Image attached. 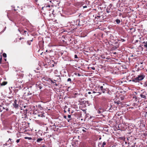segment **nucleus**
I'll return each instance as SVG.
<instances>
[{
    "label": "nucleus",
    "mask_w": 147,
    "mask_h": 147,
    "mask_svg": "<svg viewBox=\"0 0 147 147\" xmlns=\"http://www.w3.org/2000/svg\"><path fill=\"white\" fill-rule=\"evenodd\" d=\"M15 10L14 11H13L11 13H7V16L9 20L15 23L18 17V15L16 13Z\"/></svg>",
    "instance_id": "f257e3e1"
},
{
    "label": "nucleus",
    "mask_w": 147,
    "mask_h": 147,
    "mask_svg": "<svg viewBox=\"0 0 147 147\" xmlns=\"http://www.w3.org/2000/svg\"><path fill=\"white\" fill-rule=\"evenodd\" d=\"M144 77V76L142 74H140L138 75L137 77L134 78L133 80V81L136 82H138L139 81L142 80Z\"/></svg>",
    "instance_id": "f03ea898"
},
{
    "label": "nucleus",
    "mask_w": 147,
    "mask_h": 147,
    "mask_svg": "<svg viewBox=\"0 0 147 147\" xmlns=\"http://www.w3.org/2000/svg\"><path fill=\"white\" fill-rule=\"evenodd\" d=\"M9 111L7 107L5 105H0V112H1L3 111V112L5 111Z\"/></svg>",
    "instance_id": "7ed1b4c3"
},
{
    "label": "nucleus",
    "mask_w": 147,
    "mask_h": 147,
    "mask_svg": "<svg viewBox=\"0 0 147 147\" xmlns=\"http://www.w3.org/2000/svg\"><path fill=\"white\" fill-rule=\"evenodd\" d=\"M12 140L10 138H9V140L6 142L5 144H3V146L5 147V146H7L8 147H10L11 144L13 143Z\"/></svg>",
    "instance_id": "20e7f679"
},
{
    "label": "nucleus",
    "mask_w": 147,
    "mask_h": 147,
    "mask_svg": "<svg viewBox=\"0 0 147 147\" xmlns=\"http://www.w3.org/2000/svg\"><path fill=\"white\" fill-rule=\"evenodd\" d=\"M43 84L40 82H38L36 84V86L37 88H39L40 89L42 88Z\"/></svg>",
    "instance_id": "39448f33"
},
{
    "label": "nucleus",
    "mask_w": 147,
    "mask_h": 147,
    "mask_svg": "<svg viewBox=\"0 0 147 147\" xmlns=\"http://www.w3.org/2000/svg\"><path fill=\"white\" fill-rule=\"evenodd\" d=\"M98 88L99 89L100 92H101L103 93H105V92L107 91L105 89H104L103 87L101 86L98 85Z\"/></svg>",
    "instance_id": "423d86ee"
},
{
    "label": "nucleus",
    "mask_w": 147,
    "mask_h": 147,
    "mask_svg": "<svg viewBox=\"0 0 147 147\" xmlns=\"http://www.w3.org/2000/svg\"><path fill=\"white\" fill-rule=\"evenodd\" d=\"M106 144V142H104L102 143L101 142L98 143V146L99 147H105Z\"/></svg>",
    "instance_id": "0eeeda50"
},
{
    "label": "nucleus",
    "mask_w": 147,
    "mask_h": 147,
    "mask_svg": "<svg viewBox=\"0 0 147 147\" xmlns=\"http://www.w3.org/2000/svg\"><path fill=\"white\" fill-rule=\"evenodd\" d=\"M143 45H140L138 48V51H141L143 50L144 48L143 47Z\"/></svg>",
    "instance_id": "6e6552de"
},
{
    "label": "nucleus",
    "mask_w": 147,
    "mask_h": 147,
    "mask_svg": "<svg viewBox=\"0 0 147 147\" xmlns=\"http://www.w3.org/2000/svg\"><path fill=\"white\" fill-rule=\"evenodd\" d=\"M103 87L104 89H105L106 90L107 89V87L108 86V85L106 83H103L101 86Z\"/></svg>",
    "instance_id": "1a4fd4ad"
},
{
    "label": "nucleus",
    "mask_w": 147,
    "mask_h": 147,
    "mask_svg": "<svg viewBox=\"0 0 147 147\" xmlns=\"http://www.w3.org/2000/svg\"><path fill=\"white\" fill-rule=\"evenodd\" d=\"M16 102V100H15L14 101V103H13V106L15 107V108H18V104H17Z\"/></svg>",
    "instance_id": "9d476101"
},
{
    "label": "nucleus",
    "mask_w": 147,
    "mask_h": 147,
    "mask_svg": "<svg viewBox=\"0 0 147 147\" xmlns=\"http://www.w3.org/2000/svg\"><path fill=\"white\" fill-rule=\"evenodd\" d=\"M95 90L96 91H98V92H97V93H99V94H97V95H100L101 94L102 92H100V90H99V88H98V86L97 87H96L95 88Z\"/></svg>",
    "instance_id": "9b49d317"
},
{
    "label": "nucleus",
    "mask_w": 147,
    "mask_h": 147,
    "mask_svg": "<svg viewBox=\"0 0 147 147\" xmlns=\"http://www.w3.org/2000/svg\"><path fill=\"white\" fill-rule=\"evenodd\" d=\"M143 85V86L145 88H147V81H146L143 83H141Z\"/></svg>",
    "instance_id": "f8f14e48"
},
{
    "label": "nucleus",
    "mask_w": 147,
    "mask_h": 147,
    "mask_svg": "<svg viewBox=\"0 0 147 147\" xmlns=\"http://www.w3.org/2000/svg\"><path fill=\"white\" fill-rule=\"evenodd\" d=\"M31 87L28 88V90H29L28 93V94L29 95H31L32 93H34V92L33 91H32L31 90H30L31 89Z\"/></svg>",
    "instance_id": "ddd939ff"
},
{
    "label": "nucleus",
    "mask_w": 147,
    "mask_h": 147,
    "mask_svg": "<svg viewBox=\"0 0 147 147\" xmlns=\"http://www.w3.org/2000/svg\"><path fill=\"white\" fill-rule=\"evenodd\" d=\"M18 81H19V80ZM18 83H19V82L18 81V82L17 83H18ZM17 86V85L16 84V86H14V87L15 88H19L20 89L21 88H22V86H21V85L18 86Z\"/></svg>",
    "instance_id": "4468645a"
},
{
    "label": "nucleus",
    "mask_w": 147,
    "mask_h": 147,
    "mask_svg": "<svg viewBox=\"0 0 147 147\" xmlns=\"http://www.w3.org/2000/svg\"><path fill=\"white\" fill-rule=\"evenodd\" d=\"M42 140H43V139L42 138H38L36 140V142H37L39 143V142H40V141H42Z\"/></svg>",
    "instance_id": "2eb2a0df"
},
{
    "label": "nucleus",
    "mask_w": 147,
    "mask_h": 147,
    "mask_svg": "<svg viewBox=\"0 0 147 147\" xmlns=\"http://www.w3.org/2000/svg\"><path fill=\"white\" fill-rule=\"evenodd\" d=\"M44 113H40L38 115V116L39 117H45V116L44 115Z\"/></svg>",
    "instance_id": "dca6fc26"
},
{
    "label": "nucleus",
    "mask_w": 147,
    "mask_h": 147,
    "mask_svg": "<svg viewBox=\"0 0 147 147\" xmlns=\"http://www.w3.org/2000/svg\"><path fill=\"white\" fill-rule=\"evenodd\" d=\"M140 96L142 98H146V96L145 95L143 94H141L140 95Z\"/></svg>",
    "instance_id": "f3484780"
},
{
    "label": "nucleus",
    "mask_w": 147,
    "mask_h": 147,
    "mask_svg": "<svg viewBox=\"0 0 147 147\" xmlns=\"http://www.w3.org/2000/svg\"><path fill=\"white\" fill-rule=\"evenodd\" d=\"M115 22L117 24H119L120 22V21L119 20L116 19L115 20Z\"/></svg>",
    "instance_id": "a211bd4d"
},
{
    "label": "nucleus",
    "mask_w": 147,
    "mask_h": 147,
    "mask_svg": "<svg viewBox=\"0 0 147 147\" xmlns=\"http://www.w3.org/2000/svg\"><path fill=\"white\" fill-rule=\"evenodd\" d=\"M97 112V113L99 114H101L102 113H103L102 111H100L99 109L98 110Z\"/></svg>",
    "instance_id": "6ab92c4d"
},
{
    "label": "nucleus",
    "mask_w": 147,
    "mask_h": 147,
    "mask_svg": "<svg viewBox=\"0 0 147 147\" xmlns=\"http://www.w3.org/2000/svg\"><path fill=\"white\" fill-rule=\"evenodd\" d=\"M114 103L116 104L117 105H119L120 103L119 101H114Z\"/></svg>",
    "instance_id": "aec40b11"
},
{
    "label": "nucleus",
    "mask_w": 147,
    "mask_h": 147,
    "mask_svg": "<svg viewBox=\"0 0 147 147\" xmlns=\"http://www.w3.org/2000/svg\"><path fill=\"white\" fill-rule=\"evenodd\" d=\"M7 84V82H3L1 84V86L5 85Z\"/></svg>",
    "instance_id": "412c9836"
},
{
    "label": "nucleus",
    "mask_w": 147,
    "mask_h": 147,
    "mask_svg": "<svg viewBox=\"0 0 147 147\" xmlns=\"http://www.w3.org/2000/svg\"><path fill=\"white\" fill-rule=\"evenodd\" d=\"M67 82H69L70 83H71L72 82L71 80V78H68L67 80Z\"/></svg>",
    "instance_id": "4be33fe9"
},
{
    "label": "nucleus",
    "mask_w": 147,
    "mask_h": 147,
    "mask_svg": "<svg viewBox=\"0 0 147 147\" xmlns=\"http://www.w3.org/2000/svg\"><path fill=\"white\" fill-rule=\"evenodd\" d=\"M42 79L44 80H46L47 81H49V79L45 77H43Z\"/></svg>",
    "instance_id": "5701e85b"
},
{
    "label": "nucleus",
    "mask_w": 147,
    "mask_h": 147,
    "mask_svg": "<svg viewBox=\"0 0 147 147\" xmlns=\"http://www.w3.org/2000/svg\"><path fill=\"white\" fill-rule=\"evenodd\" d=\"M3 56L4 57H7L6 54L5 53H3Z\"/></svg>",
    "instance_id": "b1692460"
},
{
    "label": "nucleus",
    "mask_w": 147,
    "mask_h": 147,
    "mask_svg": "<svg viewBox=\"0 0 147 147\" xmlns=\"http://www.w3.org/2000/svg\"><path fill=\"white\" fill-rule=\"evenodd\" d=\"M25 139H28V140H31V138L30 137H25Z\"/></svg>",
    "instance_id": "393cba45"
},
{
    "label": "nucleus",
    "mask_w": 147,
    "mask_h": 147,
    "mask_svg": "<svg viewBox=\"0 0 147 147\" xmlns=\"http://www.w3.org/2000/svg\"><path fill=\"white\" fill-rule=\"evenodd\" d=\"M100 111H102V112H103L104 111V110L103 108H100L99 109Z\"/></svg>",
    "instance_id": "a878e982"
},
{
    "label": "nucleus",
    "mask_w": 147,
    "mask_h": 147,
    "mask_svg": "<svg viewBox=\"0 0 147 147\" xmlns=\"http://www.w3.org/2000/svg\"><path fill=\"white\" fill-rule=\"evenodd\" d=\"M74 58H76V59H77V58H78V56H77V55H74Z\"/></svg>",
    "instance_id": "bb28decb"
},
{
    "label": "nucleus",
    "mask_w": 147,
    "mask_h": 147,
    "mask_svg": "<svg viewBox=\"0 0 147 147\" xmlns=\"http://www.w3.org/2000/svg\"><path fill=\"white\" fill-rule=\"evenodd\" d=\"M1 57L0 58V63H1V60H2V56H1Z\"/></svg>",
    "instance_id": "cd10ccee"
},
{
    "label": "nucleus",
    "mask_w": 147,
    "mask_h": 147,
    "mask_svg": "<svg viewBox=\"0 0 147 147\" xmlns=\"http://www.w3.org/2000/svg\"><path fill=\"white\" fill-rule=\"evenodd\" d=\"M106 11L107 12V13H109L110 12V11L109 10H108V9H106Z\"/></svg>",
    "instance_id": "c85d7f7f"
},
{
    "label": "nucleus",
    "mask_w": 147,
    "mask_h": 147,
    "mask_svg": "<svg viewBox=\"0 0 147 147\" xmlns=\"http://www.w3.org/2000/svg\"><path fill=\"white\" fill-rule=\"evenodd\" d=\"M91 68L93 70H94L95 69V67H91Z\"/></svg>",
    "instance_id": "c756f323"
},
{
    "label": "nucleus",
    "mask_w": 147,
    "mask_h": 147,
    "mask_svg": "<svg viewBox=\"0 0 147 147\" xmlns=\"http://www.w3.org/2000/svg\"><path fill=\"white\" fill-rule=\"evenodd\" d=\"M20 142V139H18L16 140V142L17 143H18Z\"/></svg>",
    "instance_id": "7c9ffc66"
},
{
    "label": "nucleus",
    "mask_w": 147,
    "mask_h": 147,
    "mask_svg": "<svg viewBox=\"0 0 147 147\" xmlns=\"http://www.w3.org/2000/svg\"><path fill=\"white\" fill-rule=\"evenodd\" d=\"M68 117L69 118H70L71 117V115H68Z\"/></svg>",
    "instance_id": "2f4dec72"
},
{
    "label": "nucleus",
    "mask_w": 147,
    "mask_h": 147,
    "mask_svg": "<svg viewBox=\"0 0 147 147\" xmlns=\"http://www.w3.org/2000/svg\"><path fill=\"white\" fill-rule=\"evenodd\" d=\"M83 8H86L87 7V6L86 5L84 6L83 7Z\"/></svg>",
    "instance_id": "473e14b6"
},
{
    "label": "nucleus",
    "mask_w": 147,
    "mask_h": 147,
    "mask_svg": "<svg viewBox=\"0 0 147 147\" xmlns=\"http://www.w3.org/2000/svg\"><path fill=\"white\" fill-rule=\"evenodd\" d=\"M51 83H53V84H54V83H55V82H53L52 80H51Z\"/></svg>",
    "instance_id": "72a5a7b5"
},
{
    "label": "nucleus",
    "mask_w": 147,
    "mask_h": 147,
    "mask_svg": "<svg viewBox=\"0 0 147 147\" xmlns=\"http://www.w3.org/2000/svg\"><path fill=\"white\" fill-rule=\"evenodd\" d=\"M47 7H50V5H47Z\"/></svg>",
    "instance_id": "f704fd0d"
},
{
    "label": "nucleus",
    "mask_w": 147,
    "mask_h": 147,
    "mask_svg": "<svg viewBox=\"0 0 147 147\" xmlns=\"http://www.w3.org/2000/svg\"><path fill=\"white\" fill-rule=\"evenodd\" d=\"M121 41L122 42H124L125 41V40L124 39H122Z\"/></svg>",
    "instance_id": "c9c22d12"
},
{
    "label": "nucleus",
    "mask_w": 147,
    "mask_h": 147,
    "mask_svg": "<svg viewBox=\"0 0 147 147\" xmlns=\"http://www.w3.org/2000/svg\"><path fill=\"white\" fill-rule=\"evenodd\" d=\"M78 76H81V75L79 73H78Z\"/></svg>",
    "instance_id": "e433bc0d"
},
{
    "label": "nucleus",
    "mask_w": 147,
    "mask_h": 147,
    "mask_svg": "<svg viewBox=\"0 0 147 147\" xmlns=\"http://www.w3.org/2000/svg\"><path fill=\"white\" fill-rule=\"evenodd\" d=\"M64 118H65V119H67V117L66 116H64Z\"/></svg>",
    "instance_id": "4c0bfd02"
},
{
    "label": "nucleus",
    "mask_w": 147,
    "mask_h": 147,
    "mask_svg": "<svg viewBox=\"0 0 147 147\" xmlns=\"http://www.w3.org/2000/svg\"><path fill=\"white\" fill-rule=\"evenodd\" d=\"M139 40H136L135 42V43H136V42H138Z\"/></svg>",
    "instance_id": "58836bf2"
},
{
    "label": "nucleus",
    "mask_w": 147,
    "mask_h": 147,
    "mask_svg": "<svg viewBox=\"0 0 147 147\" xmlns=\"http://www.w3.org/2000/svg\"><path fill=\"white\" fill-rule=\"evenodd\" d=\"M82 131H83V132H86V130H85L84 129H83L82 130Z\"/></svg>",
    "instance_id": "ea45409f"
},
{
    "label": "nucleus",
    "mask_w": 147,
    "mask_h": 147,
    "mask_svg": "<svg viewBox=\"0 0 147 147\" xmlns=\"http://www.w3.org/2000/svg\"><path fill=\"white\" fill-rule=\"evenodd\" d=\"M84 145H85V146H84L83 147H85V146H86V144L85 143H84Z\"/></svg>",
    "instance_id": "a19ab883"
},
{
    "label": "nucleus",
    "mask_w": 147,
    "mask_h": 147,
    "mask_svg": "<svg viewBox=\"0 0 147 147\" xmlns=\"http://www.w3.org/2000/svg\"><path fill=\"white\" fill-rule=\"evenodd\" d=\"M88 94H90L91 93V92H88Z\"/></svg>",
    "instance_id": "79ce46f5"
},
{
    "label": "nucleus",
    "mask_w": 147,
    "mask_h": 147,
    "mask_svg": "<svg viewBox=\"0 0 147 147\" xmlns=\"http://www.w3.org/2000/svg\"><path fill=\"white\" fill-rule=\"evenodd\" d=\"M33 30H34V29H31V32L33 31Z\"/></svg>",
    "instance_id": "37998d69"
},
{
    "label": "nucleus",
    "mask_w": 147,
    "mask_h": 147,
    "mask_svg": "<svg viewBox=\"0 0 147 147\" xmlns=\"http://www.w3.org/2000/svg\"><path fill=\"white\" fill-rule=\"evenodd\" d=\"M74 74H75V75H77V74H78V73H74Z\"/></svg>",
    "instance_id": "c03bdc74"
},
{
    "label": "nucleus",
    "mask_w": 147,
    "mask_h": 147,
    "mask_svg": "<svg viewBox=\"0 0 147 147\" xmlns=\"http://www.w3.org/2000/svg\"><path fill=\"white\" fill-rule=\"evenodd\" d=\"M70 119H67V121L68 122H69L70 120Z\"/></svg>",
    "instance_id": "a18cd8bd"
},
{
    "label": "nucleus",
    "mask_w": 147,
    "mask_h": 147,
    "mask_svg": "<svg viewBox=\"0 0 147 147\" xmlns=\"http://www.w3.org/2000/svg\"><path fill=\"white\" fill-rule=\"evenodd\" d=\"M55 86H58V84H56V83H55Z\"/></svg>",
    "instance_id": "49530a36"
},
{
    "label": "nucleus",
    "mask_w": 147,
    "mask_h": 147,
    "mask_svg": "<svg viewBox=\"0 0 147 147\" xmlns=\"http://www.w3.org/2000/svg\"><path fill=\"white\" fill-rule=\"evenodd\" d=\"M24 33H26V32H27V31H25V30H24Z\"/></svg>",
    "instance_id": "de8ad7c7"
},
{
    "label": "nucleus",
    "mask_w": 147,
    "mask_h": 147,
    "mask_svg": "<svg viewBox=\"0 0 147 147\" xmlns=\"http://www.w3.org/2000/svg\"><path fill=\"white\" fill-rule=\"evenodd\" d=\"M96 93V92H95V91H93V93Z\"/></svg>",
    "instance_id": "09e8293b"
},
{
    "label": "nucleus",
    "mask_w": 147,
    "mask_h": 147,
    "mask_svg": "<svg viewBox=\"0 0 147 147\" xmlns=\"http://www.w3.org/2000/svg\"><path fill=\"white\" fill-rule=\"evenodd\" d=\"M68 111L69 112L70 111V109H68Z\"/></svg>",
    "instance_id": "8fccbe9b"
},
{
    "label": "nucleus",
    "mask_w": 147,
    "mask_h": 147,
    "mask_svg": "<svg viewBox=\"0 0 147 147\" xmlns=\"http://www.w3.org/2000/svg\"><path fill=\"white\" fill-rule=\"evenodd\" d=\"M133 29V28H131L130 29V30H132Z\"/></svg>",
    "instance_id": "3c124183"
},
{
    "label": "nucleus",
    "mask_w": 147,
    "mask_h": 147,
    "mask_svg": "<svg viewBox=\"0 0 147 147\" xmlns=\"http://www.w3.org/2000/svg\"><path fill=\"white\" fill-rule=\"evenodd\" d=\"M24 108H25L26 107V106H24Z\"/></svg>",
    "instance_id": "603ef678"
},
{
    "label": "nucleus",
    "mask_w": 147,
    "mask_h": 147,
    "mask_svg": "<svg viewBox=\"0 0 147 147\" xmlns=\"http://www.w3.org/2000/svg\"><path fill=\"white\" fill-rule=\"evenodd\" d=\"M101 139V138L100 137L99 138V140H100Z\"/></svg>",
    "instance_id": "864d4df0"
},
{
    "label": "nucleus",
    "mask_w": 147,
    "mask_h": 147,
    "mask_svg": "<svg viewBox=\"0 0 147 147\" xmlns=\"http://www.w3.org/2000/svg\"><path fill=\"white\" fill-rule=\"evenodd\" d=\"M147 114V112H146V114Z\"/></svg>",
    "instance_id": "5fc2aeb1"
},
{
    "label": "nucleus",
    "mask_w": 147,
    "mask_h": 147,
    "mask_svg": "<svg viewBox=\"0 0 147 147\" xmlns=\"http://www.w3.org/2000/svg\"><path fill=\"white\" fill-rule=\"evenodd\" d=\"M134 31H135V29H134Z\"/></svg>",
    "instance_id": "6e6d98bb"
},
{
    "label": "nucleus",
    "mask_w": 147,
    "mask_h": 147,
    "mask_svg": "<svg viewBox=\"0 0 147 147\" xmlns=\"http://www.w3.org/2000/svg\"><path fill=\"white\" fill-rule=\"evenodd\" d=\"M32 40H31L30 41H31L32 42Z\"/></svg>",
    "instance_id": "4d7b16f0"
},
{
    "label": "nucleus",
    "mask_w": 147,
    "mask_h": 147,
    "mask_svg": "<svg viewBox=\"0 0 147 147\" xmlns=\"http://www.w3.org/2000/svg\"><path fill=\"white\" fill-rule=\"evenodd\" d=\"M83 128H84L85 129H86V128H85L84 127H83Z\"/></svg>",
    "instance_id": "13d9d810"
},
{
    "label": "nucleus",
    "mask_w": 147,
    "mask_h": 147,
    "mask_svg": "<svg viewBox=\"0 0 147 147\" xmlns=\"http://www.w3.org/2000/svg\"><path fill=\"white\" fill-rule=\"evenodd\" d=\"M38 0H35L36 1H37Z\"/></svg>",
    "instance_id": "bf43d9fd"
},
{
    "label": "nucleus",
    "mask_w": 147,
    "mask_h": 147,
    "mask_svg": "<svg viewBox=\"0 0 147 147\" xmlns=\"http://www.w3.org/2000/svg\"><path fill=\"white\" fill-rule=\"evenodd\" d=\"M5 60L6 61V59H5Z\"/></svg>",
    "instance_id": "052dcab7"
},
{
    "label": "nucleus",
    "mask_w": 147,
    "mask_h": 147,
    "mask_svg": "<svg viewBox=\"0 0 147 147\" xmlns=\"http://www.w3.org/2000/svg\"><path fill=\"white\" fill-rule=\"evenodd\" d=\"M29 45H30V43H29Z\"/></svg>",
    "instance_id": "680f3d73"
},
{
    "label": "nucleus",
    "mask_w": 147,
    "mask_h": 147,
    "mask_svg": "<svg viewBox=\"0 0 147 147\" xmlns=\"http://www.w3.org/2000/svg\"><path fill=\"white\" fill-rule=\"evenodd\" d=\"M132 56V57H133V55H132V56Z\"/></svg>",
    "instance_id": "e2e57ef3"
},
{
    "label": "nucleus",
    "mask_w": 147,
    "mask_h": 147,
    "mask_svg": "<svg viewBox=\"0 0 147 147\" xmlns=\"http://www.w3.org/2000/svg\"><path fill=\"white\" fill-rule=\"evenodd\" d=\"M46 51V52H47V51Z\"/></svg>",
    "instance_id": "0e129e2a"
},
{
    "label": "nucleus",
    "mask_w": 147,
    "mask_h": 147,
    "mask_svg": "<svg viewBox=\"0 0 147 147\" xmlns=\"http://www.w3.org/2000/svg\"><path fill=\"white\" fill-rule=\"evenodd\" d=\"M146 108H147V107H146Z\"/></svg>",
    "instance_id": "69168bd1"
}]
</instances>
